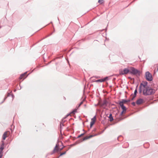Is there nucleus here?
Wrapping results in <instances>:
<instances>
[{
    "mask_svg": "<svg viewBox=\"0 0 158 158\" xmlns=\"http://www.w3.org/2000/svg\"><path fill=\"white\" fill-rule=\"evenodd\" d=\"M96 120V116H94L93 118L91 119V121L90 123V127H92V126L94 124Z\"/></svg>",
    "mask_w": 158,
    "mask_h": 158,
    "instance_id": "6",
    "label": "nucleus"
},
{
    "mask_svg": "<svg viewBox=\"0 0 158 158\" xmlns=\"http://www.w3.org/2000/svg\"><path fill=\"white\" fill-rule=\"evenodd\" d=\"M58 145L57 144H56L55 148H54V149L53 151L54 152H57L58 150Z\"/></svg>",
    "mask_w": 158,
    "mask_h": 158,
    "instance_id": "14",
    "label": "nucleus"
},
{
    "mask_svg": "<svg viewBox=\"0 0 158 158\" xmlns=\"http://www.w3.org/2000/svg\"><path fill=\"white\" fill-rule=\"evenodd\" d=\"M66 153V152H62V153H61L60 155V156H61L62 155H64V154H65Z\"/></svg>",
    "mask_w": 158,
    "mask_h": 158,
    "instance_id": "20",
    "label": "nucleus"
},
{
    "mask_svg": "<svg viewBox=\"0 0 158 158\" xmlns=\"http://www.w3.org/2000/svg\"><path fill=\"white\" fill-rule=\"evenodd\" d=\"M83 135V134H81V135H80L79 136H78V137H80L82 135Z\"/></svg>",
    "mask_w": 158,
    "mask_h": 158,
    "instance_id": "22",
    "label": "nucleus"
},
{
    "mask_svg": "<svg viewBox=\"0 0 158 158\" xmlns=\"http://www.w3.org/2000/svg\"><path fill=\"white\" fill-rule=\"evenodd\" d=\"M155 92V89L148 87L143 89V94L144 95H152L154 94Z\"/></svg>",
    "mask_w": 158,
    "mask_h": 158,
    "instance_id": "1",
    "label": "nucleus"
},
{
    "mask_svg": "<svg viewBox=\"0 0 158 158\" xmlns=\"http://www.w3.org/2000/svg\"><path fill=\"white\" fill-rule=\"evenodd\" d=\"M26 74V73H25L23 74H22L20 75V76L19 77V79L21 80V79H24L26 77L25 76Z\"/></svg>",
    "mask_w": 158,
    "mask_h": 158,
    "instance_id": "12",
    "label": "nucleus"
},
{
    "mask_svg": "<svg viewBox=\"0 0 158 158\" xmlns=\"http://www.w3.org/2000/svg\"><path fill=\"white\" fill-rule=\"evenodd\" d=\"M103 0H99L98 2L100 4H102L103 2Z\"/></svg>",
    "mask_w": 158,
    "mask_h": 158,
    "instance_id": "18",
    "label": "nucleus"
},
{
    "mask_svg": "<svg viewBox=\"0 0 158 158\" xmlns=\"http://www.w3.org/2000/svg\"><path fill=\"white\" fill-rule=\"evenodd\" d=\"M10 132L9 131H6L3 135L2 136V139L3 140H4L5 139L6 137H7V135L9 134Z\"/></svg>",
    "mask_w": 158,
    "mask_h": 158,
    "instance_id": "8",
    "label": "nucleus"
},
{
    "mask_svg": "<svg viewBox=\"0 0 158 158\" xmlns=\"http://www.w3.org/2000/svg\"><path fill=\"white\" fill-rule=\"evenodd\" d=\"M109 117L110 118V122L112 121L113 120V118L112 117V115L111 114H110L109 115Z\"/></svg>",
    "mask_w": 158,
    "mask_h": 158,
    "instance_id": "15",
    "label": "nucleus"
},
{
    "mask_svg": "<svg viewBox=\"0 0 158 158\" xmlns=\"http://www.w3.org/2000/svg\"><path fill=\"white\" fill-rule=\"evenodd\" d=\"M147 84L148 83L147 81H143L141 84L140 86L141 87H143V89H144L145 88H147L148 87L147 86Z\"/></svg>",
    "mask_w": 158,
    "mask_h": 158,
    "instance_id": "7",
    "label": "nucleus"
},
{
    "mask_svg": "<svg viewBox=\"0 0 158 158\" xmlns=\"http://www.w3.org/2000/svg\"><path fill=\"white\" fill-rule=\"evenodd\" d=\"M158 71V68H157V71Z\"/></svg>",
    "mask_w": 158,
    "mask_h": 158,
    "instance_id": "24",
    "label": "nucleus"
},
{
    "mask_svg": "<svg viewBox=\"0 0 158 158\" xmlns=\"http://www.w3.org/2000/svg\"><path fill=\"white\" fill-rule=\"evenodd\" d=\"M119 105L121 106V108L123 109V111H126V108L124 105H123L122 102H119Z\"/></svg>",
    "mask_w": 158,
    "mask_h": 158,
    "instance_id": "9",
    "label": "nucleus"
},
{
    "mask_svg": "<svg viewBox=\"0 0 158 158\" xmlns=\"http://www.w3.org/2000/svg\"><path fill=\"white\" fill-rule=\"evenodd\" d=\"M126 111H123H123L121 112V113L120 114V115L122 116L123 114L125 113Z\"/></svg>",
    "mask_w": 158,
    "mask_h": 158,
    "instance_id": "19",
    "label": "nucleus"
},
{
    "mask_svg": "<svg viewBox=\"0 0 158 158\" xmlns=\"http://www.w3.org/2000/svg\"><path fill=\"white\" fill-rule=\"evenodd\" d=\"M143 99L142 98H140L137 101L136 104L138 105H139L143 103Z\"/></svg>",
    "mask_w": 158,
    "mask_h": 158,
    "instance_id": "10",
    "label": "nucleus"
},
{
    "mask_svg": "<svg viewBox=\"0 0 158 158\" xmlns=\"http://www.w3.org/2000/svg\"><path fill=\"white\" fill-rule=\"evenodd\" d=\"M107 78V77H105L104 78L101 79H99L97 80H96L95 81V82H103L106 81V79Z\"/></svg>",
    "mask_w": 158,
    "mask_h": 158,
    "instance_id": "11",
    "label": "nucleus"
},
{
    "mask_svg": "<svg viewBox=\"0 0 158 158\" xmlns=\"http://www.w3.org/2000/svg\"><path fill=\"white\" fill-rule=\"evenodd\" d=\"M2 143L0 146V158H1L2 156V152L4 148V141H2Z\"/></svg>",
    "mask_w": 158,
    "mask_h": 158,
    "instance_id": "5",
    "label": "nucleus"
},
{
    "mask_svg": "<svg viewBox=\"0 0 158 158\" xmlns=\"http://www.w3.org/2000/svg\"><path fill=\"white\" fill-rule=\"evenodd\" d=\"M129 70L128 69H124L123 70H121L119 73L121 75H124L128 73L129 72Z\"/></svg>",
    "mask_w": 158,
    "mask_h": 158,
    "instance_id": "4",
    "label": "nucleus"
},
{
    "mask_svg": "<svg viewBox=\"0 0 158 158\" xmlns=\"http://www.w3.org/2000/svg\"><path fill=\"white\" fill-rule=\"evenodd\" d=\"M83 103V102H81L80 104H79V106H80V105H81Z\"/></svg>",
    "mask_w": 158,
    "mask_h": 158,
    "instance_id": "23",
    "label": "nucleus"
},
{
    "mask_svg": "<svg viewBox=\"0 0 158 158\" xmlns=\"http://www.w3.org/2000/svg\"><path fill=\"white\" fill-rule=\"evenodd\" d=\"M127 102V101L124 100V99H123L122 100V101L120 102H122L123 105V104L124 103H126Z\"/></svg>",
    "mask_w": 158,
    "mask_h": 158,
    "instance_id": "16",
    "label": "nucleus"
},
{
    "mask_svg": "<svg viewBox=\"0 0 158 158\" xmlns=\"http://www.w3.org/2000/svg\"><path fill=\"white\" fill-rule=\"evenodd\" d=\"M90 135L89 136H86V137H85L84 138V139L83 140H85V139H89V138H91L92 137H93L95 135Z\"/></svg>",
    "mask_w": 158,
    "mask_h": 158,
    "instance_id": "13",
    "label": "nucleus"
},
{
    "mask_svg": "<svg viewBox=\"0 0 158 158\" xmlns=\"http://www.w3.org/2000/svg\"><path fill=\"white\" fill-rule=\"evenodd\" d=\"M130 72L131 73L135 75H139L140 72L138 70L133 67L131 68Z\"/></svg>",
    "mask_w": 158,
    "mask_h": 158,
    "instance_id": "2",
    "label": "nucleus"
},
{
    "mask_svg": "<svg viewBox=\"0 0 158 158\" xmlns=\"http://www.w3.org/2000/svg\"><path fill=\"white\" fill-rule=\"evenodd\" d=\"M62 126H64V125H63V124H62L61 123L60 124V127H61Z\"/></svg>",
    "mask_w": 158,
    "mask_h": 158,
    "instance_id": "21",
    "label": "nucleus"
},
{
    "mask_svg": "<svg viewBox=\"0 0 158 158\" xmlns=\"http://www.w3.org/2000/svg\"><path fill=\"white\" fill-rule=\"evenodd\" d=\"M137 93V90L136 89H135V91L134 93V97H135L136 95V93Z\"/></svg>",
    "mask_w": 158,
    "mask_h": 158,
    "instance_id": "17",
    "label": "nucleus"
},
{
    "mask_svg": "<svg viewBox=\"0 0 158 158\" xmlns=\"http://www.w3.org/2000/svg\"><path fill=\"white\" fill-rule=\"evenodd\" d=\"M146 79L148 81H151L152 80V77L151 74L149 72H147L145 73Z\"/></svg>",
    "mask_w": 158,
    "mask_h": 158,
    "instance_id": "3",
    "label": "nucleus"
}]
</instances>
